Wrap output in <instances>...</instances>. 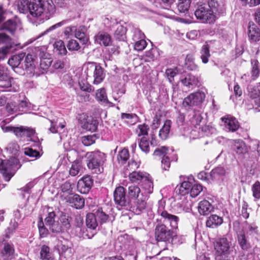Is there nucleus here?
I'll return each instance as SVG.
<instances>
[{
  "label": "nucleus",
  "mask_w": 260,
  "mask_h": 260,
  "mask_svg": "<svg viewBox=\"0 0 260 260\" xmlns=\"http://www.w3.org/2000/svg\"><path fill=\"white\" fill-rule=\"evenodd\" d=\"M252 191L255 201L259 200L260 199V183L259 181H256L252 185Z\"/></svg>",
  "instance_id": "59"
},
{
  "label": "nucleus",
  "mask_w": 260,
  "mask_h": 260,
  "mask_svg": "<svg viewBox=\"0 0 260 260\" xmlns=\"http://www.w3.org/2000/svg\"><path fill=\"white\" fill-rule=\"evenodd\" d=\"M57 246L60 257L70 260L73 255L72 243L67 239H63L58 242Z\"/></svg>",
  "instance_id": "12"
},
{
  "label": "nucleus",
  "mask_w": 260,
  "mask_h": 260,
  "mask_svg": "<svg viewBox=\"0 0 260 260\" xmlns=\"http://www.w3.org/2000/svg\"><path fill=\"white\" fill-rule=\"evenodd\" d=\"M200 57L202 59V62L204 63H207L211 56L210 53V46L208 44H205L202 47L200 51Z\"/></svg>",
  "instance_id": "36"
},
{
  "label": "nucleus",
  "mask_w": 260,
  "mask_h": 260,
  "mask_svg": "<svg viewBox=\"0 0 260 260\" xmlns=\"http://www.w3.org/2000/svg\"><path fill=\"white\" fill-rule=\"evenodd\" d=\"M88 168L93 173L101 174L104 171V165L106 160V154L100 151L88 152L86 154Z\"/></svg>",
  "instance_id": "3"
},
{
  "label": "nucleus",
  "mask_w": 260,
  "mask_h": 260,
  "mask_svg": "<svg viewBox=\"0 0 260 260\" xmlns=\"http://www.w3.org/2000/svg\"><path fill=\"white\" fill-rule=\"evenodd\" d=\"M114 200L116 205L121 207L129 206V199L126 197V190L121 186L117 187L113 193Z\"/></svg>",
  "instance_id": "13"
},
{
  "label": "nucleus",
  "mask_w": 260,
  "mask_h": 260,
  "mask_svg": "<svg viewBox=\"0 0 260 260\" xmlns=\"http://www.w3.org/2000/svg\"><path fill=\"white\" fill-rule=\"evenodd\" d=\"M203 187L199 184H194L190 190V196L195 198L202 191Z\"/></svg>",
  "instance_id": "60"
},
{
  "label": "nucleus",
  "mask_w": 260,
  "mask_h": 260,
  "mask_svg": "<svg viewBox=\"0 0 260 260\" xmlns=\"http://www.w3.org/2000/svg\"><path fill=\"white\" fill-rule=\"evenodd\" d=\"M126 32L125 27L122 25H118L115 31L114 36L117 39L119 40H123Z\"/></svg>",
  "instance_id": "55"
},
{
  "label": "nucleus",
  "mask_w": 260,
  "mask_h": 260,
  "mask_svg": "<svg viewBox=\"0 0 260 260\" xmlns=\"http://www.w3.org/2000/svg\"><path fill=\"white\" fill-rule=\"evenodd\" d=\"M154 234L157 241L169 242L177 236L175 230L169 229L164 223L158 224L156 226Z\"/></svg>",
  "instance_id": "7"
},
{
  "label": "nucleus",
  "mask_w": 260,
  "mask_h": 260,
  "mask_svg": "<svg viewBox=\"0 0 260 260\" xmlns=\"http://www.w3.org/2000/svg\"><path fill=\"white\" fill-rule=\"evenodd\" d=\"M60 190L61 193H63L62 196L72 194L73 187L72 184L66 181L60 186Z\"/></svg>",
  "instance_id": "47"
},
{
  "label": "nucleus",
  "mask_w": 260,
  "mask_h": 260,
  "mask_svg": "<svg viewBox=\"0 0 260 260\" xmlns=\"http://www.w3.org/2000/svg\"><path fill=\"white\" fill-rule=\"evenodd\" d=\"M172 121L170 120H166L162 127L160 129L159 136L162 140H166L170 133Z\"/></svg>",
  "instance_id": "31"
},
{
  "label": "nucleus",
  "mask_w": 260,
  "mask_h": 260,
  "mask_svg": "<svg viewBox=\"0 0 260 260\" xmlns=\"http://www.w3.org/2000/svg\"><path fill=\"white\" fill-rule=\"evenodd\" d=\"M168 154L169 149L165 146H162L156 148L154 151L153 155L158 156H162L161 160V168L163 170L168 171L170 167V158Z\"/></svg>",
  "instance_id": "14"
},
{
  "label": "nucleus",
  "mask_w": 260,
  "mask_h": 260,
  "mask_svg": "<svg viewBox=\"0 0 260 260\" xmlns=\"http://www.w3.org/2000/svg\"><path fill=\"white\" fill-rule=\"evenodd\" d=\"M225 174V169L223 167L219 166L212 170L210 173V177L213 180H218Z\"/></svg>",
  "instance_id": "35"
},
{
  "label": "nucleus",
  "mask_w": 260,
  "mask_h": 260,
  "mask_svg": "<svg viewBox=\"0 0 260 260\" xmlns=\"http://www.w3.org/2000/svg\"><path fill=\"white\" fill-rule=\"evenodd\" d=\"M67 202L69 203L72 207L77 209H81L84 206V199L78 194H72L67 198Z\"/></svg>",
  "instance_id": "17"
},
{
  "label": "nucleus",
  "mask_w": 260,
  "mask_h": 260,
  "mask_svg": "<svg viewBox=\"0 0 260 260\" xmlns=\"http://www.w3.org/2000/svg\"><path fill=\"white\" fill-rule=\"evenodd\" d=\"M222 120L224 123V127L227 131L234 132L239 127L238 121L231 115L222 118Z\"/></svg>",
  "instance_id": "18"
},
{
  "label": "nucleus",
  "mask_w": 260,
  "mask_h": 260,
  "mask_svg": "<svg viewBox=\"0 0 260 260\" xmlns=\"http://www.w3.org/2000/svg\"><path fill=\"white\" fill-rule=\"evenodd\" d=\"M213 210L212 204L207 200H203L199 203L198 211L201 215H206Z\"/></svg>",
  "instance_id": "25"
},
{
  "label": "nucleus",
  "mask_w": 260,
  "mask_h": 260,
  "mask_svg": "<svg viewBox=\"0 0 260 260\" xmlns=\"http://www.w3.org/2000/svg\"><path fill=\"white\" fill-rule=\"evenodd\" d=\"M98 124L99 123L96 119L91 117L88 118L83 123L82 127L87 131L93 132L97 129Z\"/></svg>",
  "instance_id": "27"
},
{
  "label": "nucleus",
  "mask_w": 260,
  "mask_h": 260,
  "mask_svg": "<svg viewBox=\"0 0 260 260\" xmlns=\"http://www.w3.org/2000/svg\"><path fill=\"white\" fill-rule=\"evenodd\" d=\"M15 45V44L7 45L0 48V59H4Z\"/></svg>",
  "instance_id": "57"
},
{
  "label": "nucleus",
  "mask_w": 260,
  "mask_h": 260,
  "mask_svg": "<svg viewBox=\"0 0 260 260\" xmlns=\"http://www.w3.org/2000/svg\"><path fill=\"white\" fill-rule=\"evenodd\" d=\"M202 120L203 117L199 112L192 111V117L190 119V121L193 126L195 127L199 126Z\"/></svg>",
  "instance_id": "43"
},
{
  "label": "nucleus",
  "mask_w": 260,
  "mask_h": 260,
  "mask_svg": "<svg viewBox=\"0 0 260 260\" xmlns=\"http://www.w3.org/2000/svg\"><path fill=\"white\" fill-rule=\"evenodd\" d=\"M93 184V180L89 176L83 177L78 182L77 187L81 193H86L91 188Z\"/></svg>",
  "instance_id": "20"
},
{
  "label": "nucleus",
  "mask_w": 260,
  "mask_h": 260,
  "mask_svg": "<svg viewBox=\"0 0 260 260\" xmlns=\"http://www.w3.org/2000/svg\"><path fill=\"white\" fill-rule=\"evenodd\" d=\"M248 36L251 42H256L260 41V29L253 23H249Z\"/></svg>",
  "instance_id": "22"
},
{
  "label": "nucleus",
  "mask_w": 260,
  "mask_h": 260,
  "mask_svg": "<svg viewBox=\"0 0 260 260\" xmlns=\"http://www.w3.org/2000/svg\"><path fill=\"white\" fill-rule=\"evenodd\" d=\"M24 154L29 157L36 159L40 157V154L39 151L37 149H34L32 148L26 147L24 149Z\"/></svg>",
  "instance_id": "50"
},
{
  "label": "nucleus",
  "mask_w": 260,
  "mask_h": 260,
  "mask_svg": "<svg viewBox=\"0 0 260 260\" xmlns=\"http://www.w3.org/2000/svg\"><path fill=\"white\" fill-rule=\"evenodd\" d=\"M17 27L16 20L9 19L5 22L1 27V29H5L11 34H14Z\"/></svg>",
  "instance_id": "32"
},
{
  "label": "nucleus",
  "mask_w": 260,
  "mask_h": 260,
  "mask_svg": "<svg viewBox=\"0 0 260 260\" xmlns=\"http://www.w3.org/2000/svg\"><path fill=\"white\" fill-rule=\"evenodd\" d=\"M79 85L81 90L90 92L93 90L92 86L86 80H80L79 81Z\"/></svg>",
  "instance_id": "64"
},
{
  "label": "nucleus",
  "mask_w": 260,
  "mask_h": 260,
  "mask_svg": "<svg viewBox=\"0 0 260 260\" xmlns=\"http://www.w3.org/2000/svg\"><path fill=\"white\" fill-rule=\"evenodd\" d=\"M48 54L43 52L40 51L39 56L40 58V68L42 70L39 73V74H44L46 72L47 70L50 67L52 62V59L50 57H48Z\"/></svg>",
  "instance_id": "19"
},
{
  "label": "nucleus",
  "mask_w": 260,
  "mask_h": 260,
  "mask_svg": "<svg viewBox=\"0 0 260 260\" xmlns=\"http://www.w3.org/2000/svg\"><path fill=\"white\" fill-rule=\"evenodd\" d=\"M19 168V160L16 157L4 160L0 159V172L7 181L10 180Z\"/></svg>",
  "instance_id": "5"
},
{
  "label": "nucleus",
  "mask_w": 260,
  "mask_h": 260,
  "mask_svg": "<svg viewBox=\"0 0 260 260\" xmlns=\"http://www.w3.org/2000/svg\"><path fill=\"white\" fill-rule=\"evenodd\" d=\"M194 15L198 19L204 23H211L215 20L216 17L213 10H210L205 4L198 7L194 12Z\"/></svg>",
  "instance_id": "9"
},
{
  "label": "nucleus",
  "mask_w": 260,
  "mask_h": 260,
  "mask_svg": "<svg viewBox=\"0 0 260 260\" xmlns=\"http://www.w3.org/2000/svg\"><path fill=\"white\" fill-rule=\"evenodd\" d=\"M181 81L184 86L190 87L191 85H197L199 80L196 76L188 74L185 78L182 79Z\"/></svg>",
  "instance_id": "38"
},
{
  "label": "nucleus",
  "mask_w": 260,
  "mask_h": 260,
  "mask_svg": "<svg viewBox=\"0 0 260 260\" xmlns=\"http://www.w3.org/2000/svg\"><path fill=\"white\" fill-rule=\"evenodd\" d=\"M14 134L17 138L27 137L35 143V146L39 149L41 148V143L38 137L36 135V132L32 128L20 126L15 127Z\"/></svg>",
  "instance_id": "8"
},
{
  "label": "nucleus",
  "mask_w": 260,
  "mask_h": 260,
  "mask_svg": "<svg viewBox=\"0 0 260 260\" xmlns=\"http://www.w3.org/2000/svg\"><path fill=\"white\" fill-rule=\"evenodd\" d=\"M29 1L28 0H19L17 4V8L19 11L22 13H25L28 11V5Z\"/></svg>",
  "instance_id": "49"
},
{
  "label": "nucleus",
  "mask_w": 260,
  "mask_h": 260,
  "mask_svg": "<svg viewBox=\"0 0 260 260\" xmlns=\"http://www.w3.org/2000/svg\"><path fill=\"white\" fill-rule=\"evenodd\" d=\"M190 0H178V9L181 13L188 11L190 5Z\"/></svg>",
  "instance_id": "48"
},
{
  "label": "nucleus",
  "mask_w": 260,
  "mask_h": 260,
  "mask_svg": "<svg viewBox=\"0 0 260 260\" xmlns=\"http://www.w3.org/2000/svg\"><path fill=\"white\" fill-rule=\"evenodd\" d=\"M157 206V214L161 216L163 222L169 224L172 229L176 230L178 229L179 218L166 210V200L164 199L159 200Z\"/></svg>",
  "instance_id": "4"
},
{
  "label": "nucleus",
  "mask_w": 260,
  "mask_h": 260,
  "mask_svg": "<svg viewBox=\"0 0 260 260\" xmlns=\"http://www.w3.org/2000/svg\"><path fill=\"white\" fill-rule=\"evenodd\" d=\"M192 185V183L188 181H183L180 187L179 190L180 193L182 195L190 192V189L191 188Z\"/></svg>",
  "instance_id": "53"
},
{
  "label": "nucleus",
  "mask_w": 260,
  "mask_h": 260,
  "mask_svg": "<svg viewBox=\"0 0 260 260\" xmlns=\"http://www.w3.org/2000/svg\"><path fill=\"white\" fill-rule=\"evenodd\" d=\"M25 55V54L24 53H21L17 55H13L9 59V64L13 68L17 67L20 64Z\"/></svg>",
  "instance_id": "39"
},
{
  "label": "nucleus",
  "mask_w": 260,
  "mask_h": 260,
  "mask_svg": "<svg viewBox=\"0 0 260 260\" xmlns=\"http://www.w3.org/2000/svg\"><path fill=\"white\" fill-rule=\"evenodd\" d=\"M238 241L240 247L243 250H248L251 248L249 242L247 240L244 232H241L238 234Z\"/></svg>",
  "instance_id": "28"
},
{
  "label": "nucleus",
  "mask_w": 260,
  "mask_h": 260,
  "mask_svg": "<svg viewBox=\"0 0 260 260\" xmlns=\"http://www.w3.org/2000/svg\"><path fill=\"white\" fill-rule=\"evenodd\" d=\"M134 42V49L138 51H141L143 50L147 46V43L144 39Z\"/></svg>",
  "instance_id": "63"
},
{
  "label": "nucleus",
  "mask_w": 260,
  "mask_h": 260,
  "mask_svg": "<svg viewBox=\"0 0 260 260\" xmlns=\"http://www.w3.org/2000/svg\"><path fill=\"white\" fill-rule=\"evenodd\" d=\"M149 129V127L148 125L145 124H139L136 129V133L138 137L146 136L148 135Z\"/></svg>",
  "instance_id": "54"
},
{
  "label": "nucleus",
  "mask_w": 260,
  "mask_h": 260,
  "mask_svg": "<svg viewBox=\"0 0 260 260\" xmlns=\"http://www.w3.org/2000/svg\"><path fill=\"white\" fill-rule=\"evenodd\" d=\"M54 48L57 53L61 55H66L67 51L65 47L64 42L62 40L56 41L54 44Z\"/></svg>",
  "instance_id": "46"
},
{
  "label": "nucleus",
  "mask_w": 260,
  "mask_h": 260,
  "mask_svg": "<svg viewBox=\"0 0 260 260\" xmlns=\"http://www.w3.org/2000/svg\"><path fill=\"white\" fill-rule=\"evenodd\" d=\"M0 256L3 260H12L15 257V248L12 243L4 242L0 250Z\"/></svg>",
  "instance_id": "15"
},
{
  "label": "nucleus",
  "mask_w": 260,
  "mask_h": 260,
  "mask_svg": "<svg viewBox=\"0 0 260 260\" xmlns=\"http://www.w3.org/2000/svg\"><path fill=\"white\" fill-rule=\"evenodd\" d=\"M185 68L190 71H198L199 67L193 61V58L190 55H187L185 59Z\"/></svg>",
  "instance_id": "45"
},
{
  "label": "nucleus",
  "mask_w": 260,
  "mask_h": 260,
  "mask_svg": "<svg viewBox=\"0 0 260 260\" xmlns=\"http://www.w3.org/2000/svg\"><path fill=\"white\" fill-rule=\"evenodd\" d=\"M166 75L170 83H173L174 77L178 74V70L176 68L168 69L166 70Z\"/></svg>",
  "instance_id": "62"
},
{
  "label": "nucleus",
  "mask_w": 260,
  "mask_h": 260,
  "mask_svg": "<svg viewBox=\"0 0 260 260\" xmlns=\"http://www.w3.org/2000/svg\"><path fill=\"white\" fill-rule=\"evenodd\" d=\"M41 258L43 260H53V257L50 252V248L45 245L42 246L40 251Z\"/></svg>",
  "instance_id": "42"
},
{
  "label": "nucleus",
  "mask_w": 260,
  "mask_h": 260,
  "mask_svg": "<svg viewBox=\"0 0 260 260\" xmlns=\"http://www.w3.org/2000/svg\"><path fill=\"white\" fill-rule=\"evenodd\" d=\"M28 12L34 18H39L43 14L49 17L55 12L52 0H30Z\"/></svg>",
  "instance_id": "2"
},
{
  "label": "nucleus",
  "mask_w": 260,
  "mask_h": 260,
  "mask_svg": "<svg viewBox=\"0 0 260 260\" xmlns=\"http://www.w3.org/2000/svg\"><path fill=\"white\" fill-rule=\"evenodd\" d=\"M142 192L141 188L138 185H131L128 187L127 197L129 200L134 199L136 201L140 199Z\"/></svg>",
  "instance_id": "26"
},
{
  "label": "nucleus",
  "mask_w": 260,
  "mask_h": 260,
  "mask_svg": "<svg viewBox=\"0 0 260 260\" xmlns=\"http://www.w3.org/2000/svg\"><path fill=\"white\" fill-rule=\"evenodd\" d=\"M86 224L88 228L95 229L98 225V221L95 213H89L86 215Z\"/></svg>",
  "instance_id": "30"
},
{
  "label": "nucleus",
  "mask_w": 260,
  "mask_h": 260,
  "mask_svg": "<svg viewBox=\"0 0 260 260\" xmlns=\"http://www.w3.org/2000/svg\"><path fill=\"white\" fill-rule=\"evenodd\" d=\"M67 47L69 50L72 51H78L81 48L78 42L73 39H71L68 42Z\"/></svg>",
  "instance_id": "61"
},
{
  "label": "nucleus",
  "mask_w": 260,
  "mask_h": 260,
  "mask_svg": "<svg viewBox=\"0 0 260 260\" xmlns=\"http://www.w3.org/2000/svg\"><path fill=\"white\" fill-rule=\"evenodd\" d=\"M96 139V136L92 135L82 137L81 141L84 145L88 146L94 143Z\"/></svg>",
  "instance_id": "51"
},
{
  "label": "nucleus",
  "mask_w": 260,
  "mask_h": 260,
  "mask_svg": "<svg viewBox=\"0 0 260 260\" xmlns=\"http://www.w3.org/2000/svg\"><path fill=\"white\" fill-rule=\"evenodd\" d=\"M71 218L66 214H61L59 218V221L63 231H67L70 229L71 226L70 222Z\"/></svg>",
  "instance_id": "40"
},
{
  "label": "nucleus",
  "mask_w": 260,
  "mask_h": 260,
  "mask_svg": "<svg viewBox=\"0 0 260 260\" xmlns=\"http://www.w3.org/2000/svg\"><path fill=\"white\" fill-rule=\"evenodd\" d=\"M206 6L208 7L210 10H212L213 11V14L217 12H220V6L218 4L217 2L215 0H209L208 4H206Z\"/></svg>",
  "instance_id": "56"
},
{
  "label": "nucleus",
  "mask_w": 260,
  "mask_h": 260,
  "mask_svg": "<svg viewBox=\"0 0 260 260\" xmlns=\"http://www.w3.org/2000/svg\"><path fill=\"white\" fill-rule=\"evenodd\" d=\"M222 222V217L216 215H211L206 221V225L209 228H214L220 225Z\"/></svg>",
  "instance_id": "29"
},
{
  "label": "nucleus",
  "mask_w": 260,
  "mask_h": 260,
  "mask_svg": "<svg viewBox=\"0 0 260 260\" xmlns=\"http://www.w3.org/2000/svg\"><path fill=\"white\" fill-rule=\"evenodd\" d=\"M234 150L239 158H244L248 153V148L246 144L242 140H236L234 145Z\"/></svg>",
  "instance_id": "21"
},
{
  "label": "nucleus",
  "mask_w": 260,
  "mask_h": 260,
  "mask_svg": "<svg viewBox=\"0 0 260 260\" xmlns=\"http://www.w3.org/2000/svg\"><path fill=\"white\" fill-rule=\"evenodd\" d=\"M149 174L145 172H136L133 171L129 174V178L130 180L133 182H137L140 181L141 182L143 181L144 179L146 178Z\"/></svg>",
  "instance_id": "34"
},
{
  "label": "nucleus",
  "mask_w": 260,
  "mask_h": 260,
  "mask_svg": "<svg viewBox=\"0 0 260 260\" xmlns=\"http://www.w3.org/2000/svg\"><path fill=\"white\" fill-rule=\"evenodd\" d=\"M215 257H223L230 253V243L225 238L218 239L214 244Z\"/></svg>",
  "instance_id": "11"
},
{
  "label": "nucleus",
  "mask_w": 260,
  "mask_h": 260,
  "mask_svg": "<svg viewBox=\"0 0 260 260\" xmlns=\"http://www.w3.org/2000/svg\"><path fill=\"white\" fill-rule=\"evenodd\" d=\"M139 141V146L141 150L145 152L148 153L150 151V147L149 144V140L145 137H143L142 138L138 140Z\"/></svg>",
  "instance_id": "44"
},
{
  "label": "nucleus",
  "mask_w": 260,
  "mask_h": 260,
  "mask_svg": "<svg viewBox=\"0 0 260 260\" xmlns=\"http://www.w3.org/2000/svg\"><path fill=\"white\" fill-rule=\"evenodd\" d=\"M12 79L9 76L7 69L0 66V87L4 89L11 87Z\"/></svg>",
  "instance_id": "16"
},
{
  "label": "nucleus",
  "mask_w": 260,
  "mask_h": 260,
  "mask_svg": "<svg viewBox=\"0 0 260 260\" xmlns=\"http://www.w3.org/2000/svg\"><path fill=\"white\" fill-rule=\"evenodd\" d=\"M86 28L84 26H80L78 27L75 26V37L79 40L82 44H86L88 42L89 38L86 35Z\"/></svg>",
  "instance_id": "23"
},
{
  "label": "nucleus",
  "mask_w": 260,
  "mask_h": 260,
  "mask_svg": "<svg viewBox=\"0 0 260 260\" xmlns=\"http://www.w3.org/2000/svg\"><path fill=\"white\" fill-rule=\"evenodd\" d=\"M95 42L101 45L108 46L111 44V38L109 34L105 32H100L95 36Z\"/></svg>",
  "instance_id": "24"
},
{
  "label": "nucleus",
  "mask_w": 260,
  "mask_h": 260,
  "mask_svg": "<svg viewBox=\"0 0 260 260\" xmlns=\"http://www.w3.org/2000/svg\"><path fill=\"white\" fill-rule=\"evenodd\" d=\"M95 214L100 224H103L111 220L109 215L104 212L102 208H98Z\"/></svg>",
  "instance_id": "33"
},
{
  "label": "nucleus",
  "mask_w": 260,
  "mask_h": 260,
  "mask_svg": "<svg viewBox=\"0 0 260 260\" xmlns=\"http://www.w3.org/2000/svg\"><path fill=\"white\" fill-rule=\"evenodd\" d=\"M251 74L252 77L254 79L257 78L260 74V70L259 68V62L256 59H251Z\"/></svg>",
  "instance_id": "41"
},
{
  "label": "nucleus",
  "mask_w": 260,
  "mask_h": 260,
  "mask_svg": "<svg viewBox=\"0 0 260 260\" xmlns=\"http://www.w3.org/2000/svg\"><path fill=\"white\" fill-rule=\"evenodd\" d=\"M144 179L141 184V189L142 191L141 197L131 206V210L137 215L141 214L145 210L149 195L153 191V183L150 175Z\"/></svg>",
  "instance_id": "1"
},
{
  "label": "nucleus",
  "mask_w": 260,
  "mask_h": 260,
  "mask_svg": "<svg viewBox=\"0 0 260 260\" xmlns=\"http://www.w3.org/2000/svg\"><path fill=\"white\" fill-rule=\"evenodd\" d=\"M95 98L101 104H107L109 103L106 90L104 88L96 90Z\"/></svg>",
  "instance_id": "37"
},
{
  "label": "nucleus",
  "mask_w": 260,
  "mask_h": 260,
  "mask_svg": "<svg viewBox=\"0 0 260 260\" xmlns=\"http://www.w3.org/2000/svg\"><path fill=\"white\" fill-rule=\"evenodd\" d=\"M205 98V94L204 92L198 91L190 94L186 97L183 102V106L189 109L193 106H197L201 104Z\"/></svg>",
  "instance_id": "10"
},
{
  "label": "nucleus",
  "mask_w": 260,
  "mask_h": 260,
  "mask_svg": "<svg viewBox=\"0 0 260 260\" xmlns=\"http://www.w3.org/2000/svg\"><path fill=\"white\" fill-rule=\"evenodd\" d=\"M129 156V154L128 149L124 148L119 151L117 156V159L119 162L124 163L126 161Z\"/></svg>",
  "instance_id": "52"
},
{
  "label": "nucleus",
  "mask_w": 260,
  "mask_h": 260,
  "mask_svg": "<svg viewBox=\"0 0 260 260\" xmlns=\"http://www.w3.org/2000/svg\"><path fill=\"white\" fill-rule=\"evenodd\" d=\"M49 228L51 232L54 233H59L64 232L59 220L53 222L49 226Z\"/></svg>",
  "instance_id": "58"
},
{
  "label": "nucleus",
  "mask_w": 260,
  "mask_h": 260,
  "mask_svg": "<svg viewBox=\"0 0 260 260\" xmlns=\"http://www.w3.org/2000/svg\"><path fill=\"white\" fill-rule=\"evenodd\" d=\"M84 73L87 77L92 76L94 78L93 84L101 83L105 78L104 69L95 62H88L84 65Z\"/></svg>",
  "instance_id": "6"
}]
</instances>
